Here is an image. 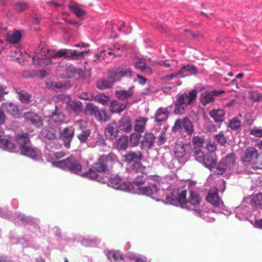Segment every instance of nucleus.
Returning <instances> with one entry per match:
<instances>
[{"instance_id": "6e6d98bb", "label": "nucleus", "mask_w": 262, "mask_h": 262, "mask_svg": "<svg viewBox=\"0 0 262 262\" xmlns=\"http://www.w3.org/2000/svg\"><path fill=\"white\" fill-rule=\"evenodd\" d=\"M15 10L18 13H20L28 9L29 5L26 2H17L15 4Z\"/></svg>"}, {"instance_id": "c9c22d12", "label": "nucleus", "mask_w": 262, "mask_h": 262, "mask_svg": "<svg viewBox=\"0 0 262 262\" xmlns=\"http://www.w3.org/2000/svg\"><path fill=\"white\" fill-rule=\"evenodd\" d=\"M113 85L112 81L108 77L107 78L102 79L98 81L96 83L97 88L100 90L110 89L112 88Z\"/></svg>"}, {"instance_id": "7ed1b4c3", "label": "nucleus", "mask_w": 262, "mask_h": 262, "mask_svg": "<svg viewBox=\"0 0 262 262\" xmlns=\"http://www.w3.org/2000/svg\"><path fill=\"white\" fill-rule=\"evenodd\" d=\"M186 190L182 189H173L171 193V196H167L166 199L169 200L170 199L172 200L171 204L174 205V203H178L181 205L190 203L193 206H196L199 205L201 202V198L200 195L196 192L190 191L189 196L187 201L186 198Z\"/></svg>"}, {"instance_id": "c03bdc74", "label": "nucleus", "mask_w": 262, "mask_h": 262, "mask_svg": "<svg viewBox=\"0 0 262 262\" xmlns=\"http://www.w3.org/2000/svg\"><path fill=\"white\" fill-rule=\"evenodd\" d=\"M242 123L237 118L235 117L230 120L228 127L236 132L241 130Z\"/></svg>"}, {"instance_id": "4be33fe9", "label": "nucleus", "mask_w": 262, "mask_h": 262, "mask_svg": "<svg viewBox=\"0 0 262 262\" xmlns=\"http://www.w3.org/2000/svg\"><path fill=\"white\" fill-rule=\"evenodd\" d=\"M170 107V106H169L166 107H160L158 108L155 114V122L160 123L167 120L169 115L168 108Z\"/></svg>"}, {"instance_id": "c85d7f7f", "label": "nucleus", "mask_w": 262, "mask_h": 262, "mask_svg": "<svg viewBox=\"0 0 262 262\" xmlns=\"http://www.w3.org/2000/svg\"><path fill=\"white\" fill-rule=\"evenodd\" d=\"M245 202H249L253 210L262 206V193H259L251 198H246Z\"/></svg>"}, {"instance_id": "774afa93", "label": "nucleus", "mask_w": 262, "mask_h": 262, "mask_svg": "<svg viewBox=\"0 0 262 262\" xmlns=\"http://www.w3.org/2000/svg\"><path fill=\"white\" fill-rule=\"evenodd\" d=\"M119 103L116 100H113L111 102L110 110L113 113H116V111L118 110Z\"/></svg>"}, {"instance_id": "6e6552de", "label": "nucleus", "mask_w": 262, "mask_h": 262, "mask_svg": "<svg viewBox=\"0 0 262 262\" xmlns=\"http://www.w3.org/2000/svg\"><path fill=\"white\" fill-rule=\"evenodd\" d=\"M235 160L236 157L234 153L228 154L216 165V168L214 169L213 173L215 175H221L226 170L233 169L236 167Z\"/></svg>"}, {"instance_id": "6ab92c4d", "label": "nucleus", "mask_w": 262, "mask_h": 262, "mask_svg": "<svg viewBox=\"0 0 262 262\" xmlns=\"http://www.w3.org/2000/svg\"><path fill=\"white\" fill-rule=\"evenodd\" d=\"M23 117L26 122L30 123L36 127H41L43 121L40 116L33 112H28L24 113Z\"/></svg>"}, {"instance_id": "37998d69", "label": "nucleus", "mask_w": 262, "mask_h": 262, "mask_svg": "<svg viewBox=\"0 0 262 262\" xmlns=\"http://www.w3.org/2000/svg\"><path fill=\"white\" fill-rule=\"evenodd\" d=\"M91 134V131L90 129H83L80 131L77 137L81 143H85L90 137Z\"/></svg>"}, {"instance_id": "f257e3e1", "label": "nucleus", "mask_w": 262, "mask_h": 262, "mask_svg": "<svg viewBox=\"0 0 262 262\" xmlns=\"http://www.w3.org/2000/svg\"><path fill=\"white\" fill-rule=\"evenodd\" d=\"M118 161L117 156L113 152L99 157L87 172L81 173V177L105 183L107 177H103L98 173H108L112 171L113 165Z\"/></svg>"}, {"instance_id": "ea45409f", "label": "nucleus", "mask_w": 262, "mask_h": 262, "mask_svg": "<svg viewBox=\"0 0 262 262\" xmlns=\"http://www.w3.org/2000/svg\"><path fill=\"white\" fill-rule=\"evenodd\" d=\"M41 134L43 137L49 140H54L57 137L56 131L52 128H43Z\"/></svg>"}, {"instance_id": "72a5a7b5", "label": "nucleus", "mask_w": 262, "mask_h": 262, "mask_svg": "<svg viewBox=\"0 0 262 262\" xmlns=\"http://www.w3.org/2000/svg\"><path fill=\"white\" fill-rule=\"evenodd\" d=\"M5 108L7 112L11 116L15 118H19L20 116V112L18 107L17 105L13 103H7L5 104Z\"/></svg>"}, {"instance_id": "1a4fd4ad", "label": "nucleus", "mask_w": 262, "mask_h": 262, "mask_svg": "<svg viewBox=\"0 0 262 262\" xmlns=\"http://www.w3.org/2000/svg\"><path fill=\"white\" fill-rule=\"evenodd\" d=\"M183 130L188 136L193 134L194 131L192 122L187 117L177 119L172 127V131L174 133H182Z\"/></svg>"}, {"instance_id": "9b49d317", "label": "nucleus", "mask_w": 262, "mask_h": 262, "mask_svg": "<svg viewBox=\"0 0 262 262\" xmlns=\"http://www.w3.org/2000/svg\"><path fill=\"white\" fill-rule=\"evenodd\" d=\"M107 180L105 183H107V186L111 187L116 190H120L124 191L130 190L129 188L126 184L123 181L122 179L118 174L107 178Z\"/></svg>"}, {"instance_id": "79ce46f5", "label": "nucleus", "mask_w": 262, "mask_h": 262, "mask_svg": "<svg viewBox=\"0 0 262 262\" xmlns=\"http://www.w3.org/2000/svg\"><path fill=\"white\" fill-rule=\"evenodd\" d=\"M137 69L145 72L146 74H150L152 72V70L145 62L139 61L136 62L135 64Z\"/></svg>"}, {"instance_id": "dca6fc26", "label": "nucleus", "mask_w": 262, "mask_h": 262, "mask_svg": "<svg viewBox=\"0 0 262 262\" xmlns=\"http://www.w3.org/2000/svg\"><path fill=\"white\" fill-rule=\"evenodd\" d=\"M206 200L215 208L223 209L224 207L223 202L219 198L217 188H214L209 190L206 196Z\"/></svg>"}, {"instance_id": "2eb2a0df", "label": "nucleus", "mask_w": 262, "mask_h": 262, "mask_svg": "<svg viewBox=\"0 0 262 262\" xmlns=\"http://www.w3.org/2000/svg\"><path fill=\"white\" fill-rule=\"evenodd\" d=\"M74 135V129L72 126L66 127L60 131L59 137L63 141V144L66 148H70Z\"/></svg>"}, {"instance_id": "a19ab883", "label": "nucleus", "mask_w": 262, "mask_h": 262, "mask_svg": "<svg viewBox=\"0 0 262 262\" xmlns=\"http://www.w3.org/2000/svg\"><path fill=\"white\" fill-rule=\"evenodd\" d=\"M66 108L70 112L78 113L81 110V104L77 102L70 101L67 103Z\"/></svg>"}, {"instance_id": "f03ea898", "label": "nucleus", "mask_w": 262, "mask_h": 262, "mask_svg": "<svg viewBox=\"0 0 262 262\" xmlns=\"http://www.w3.org/2000/svg\"><path fill=\"white\" fill-rule=\"evenodd\" d=\"M69 50L60 49L55 53L50 51L45 43H41L35 51V56H33L32 60L34 64H40L41 63L46 64L51 63V58L68 57Z\"/></svg>"}, {"instance_id": "5fc2aeb1", "label": "nucleus", "mask_w": 262, "mask_h": 262, "mask_svg": "<svg viewBox=\"0 0 262 262\" xmlns=\"http://www.w3.org/2000/svg\"><path fill=\"white\" fill-rule=\"evenodd\" d=\"M71 10L79 18L83 17L86 14L84 10L76 5L72 6L71 7Z\"/></svg>"}, {"instance_id": "8fccbe9b", "label": "nucleus", "mask_w": 262, "mask_h": 262, "mask_svg": "<svg viewBox=\"0 0 262 262\" xmlns=\"http://www.w3.org/2000/svg\"><path fill=\"white\" fill-rule=\"evenodd\" d=\"M94 100L99 103L105 105L110 102L111 99L109 97L105 95L104 94H100L94 97Z\"/></svg>"}, {"instance_id": "49530a36", "label": "nucleus", "mask_w": 262, "mask_h": 262, "mask_svg": "<svg viewBox=\"0 0 262 262\" xmlns=\"http://www.w3.org/2000/svg\"><path fill=\"white\" fill-rule=\"evenodd\" d=\"M22 34H6V40L10 43H17L22 37Z\"/></svg>"}, {"instance_id": "e433bc0d", "label": "nucleus", "mask_w": 262, "mask_h": 262, "mask_svg": "<svg viewBox=\"0 0 262 262\" xmlns=\"http://www.w3.org/2000/svg\"><path fill=\"white\" fill-rule=\"evenodd\" d=\"M214 98L213 97L210 91H205L203 92L201 96V101L204 106H206L213 102Z\"/></svg>"}, {"instance_id": "e2e57ef3", "label": "nucleus", "mask_w": 262, "mask_h": 262, "mask_svg": "<svg viewBox=\"0 0 262 262\" xmlns=\"http://www.w3.org/2000/svg\"><path fill=\"white\" fill-rule=\"evenodd\" d=\"M105 145L106 143L103 136L101 134H98L96 141V146L103 147Z\"/></svg>"}, {"instance_id": "7c9ffc66", "label": "nucleus", "mask_w": 262, "mask_h": 262, "mask_svg": "<svg viewBox=\"0 0 262 262\" xmlns=\"http://www.w3.org/2000/svg\"><path fill=\"white\" fill-rule=\"evenodd\" d=\"M63 70L64 72V74L61 75L63 78H71L74 76L76 72V69L72 64L66 65L65 67H59L57 69L58 71Z\"/></svg>"}, {"instance_id": "f3484780", "label": "nucleus", "mask_w": 262, "mask_h": 262, "mask_svg": "<svg viewBox=\"0 0 262 262\" xmlns=\"http://www.w3.org/2000/svg\"><path fill=\"white\" fill-rule=\"evenodd\" d=\"M86 109L90 114L94 115L99 121L105 122L108 119L106 112L103 110L99 109L98 107L94 104H88Z\"/></svg>"}, {"instance_id": "4d7b16f0", "label": "nucleus", "mask_w": 262, "mask_h": 262, "mask_svg": "<svg viewBox=\"0 0 262 262\" xmlns=\"http://www.w3.org/2000/svg\"><path fill=\"white\" fill-rule=\"evenodd\" d=\"M141 135L139 133H134L130 135V142L133 146H136L139 143Z\"/></svg>"}, {"instance_id": "338daca9", "label": "nucleus", "mask_w": 262, "mask_h": 262, "mask_svg": "<svg viewBox=\"0 0 262 262\" xmlns=\"http://www.w3.org/2000/svg\"><path fill=\"white\" fill-rule=\"evenodd\" d=\"M260 94L257 91H251L250 92V99L255 102L259 101V98Z\"/></svg>"}, {"instance_id": "b1692460", "label": "nucleus", "mask_w": 262, "mask_h": 262, "mask_svg": "<svg viewBox=\"0 0 262 262\" xmlns=\"http://www.w3.org/2000/svg\"><path fill=\"white\" fill-rule=\"evenodd\" d=\"M258 156L257 150L254 147H249L244 151L242 157L243 163H251Z\"/></svg>"}, {"instance_id": "a18cd8bd", "label": "nucleus", "mask_w": 262, "mask_h": 262, "mask_svg": "<svg viewBox=\"0 0 262 262\" xmlns=\"http://www.w3.org/2000/svg\"><path fill=\"white\" fill-rule=\"evenodd\" d=\"M128 146V138L127 137L120 138L116 143V147L118 150H125Z\"/></svg>"}, {"instance_id": "bb28decb", "label": "nucleus", "mask_w": 262, "mask_h": 262, "mask_svg": "<svg viewBox=\"0 0 262 262\" xmlns=\"http://www.w3.org/2000/svg\"><path fill=\"white\" fill-rule=\"evenodd\" d=\"M78 241L85 247H95L100 243V239L97 237H79Z\"/></svg>"}, {"instance_id": "bf43d9fd", "label": "nucleus", "mask_w": 262, "mask_h": 262, "mask_svg": "<svg viewBox=\"0 0 262 262\" xmlns=\"http://www.w3.org/2000/svg\"><path fill=\"white\" fill-rule=\"evenodd\" d=\"M250 135L256 137H262V128L254 127L250 130Z\"/></svg>"}, {"instance_id": "864d4df0", "label": "nucleus", "mask_w": 262, "mask_h": 262, "mask_svg": "<svg viewBox=\"0 0 262 262\" xmlns=\"http://www.w3.org/2000/svg\"><path fill=\"white\" fill-rule=\"evenodd\" d=\"M254 169H262V156L258 154V156L251 163Z\"/></svg>"}, {"instance_id": "39448f33", "label": "nucleus", "mask_w": 262, "mask_h": 262, "mask_svg": "<svg viewBox=\"0 0 262 262\" xmlns=\"http://www.w3.org/2000/svg\"><path fill=\"white\" fill-rule=\"evenodd\" d=\"M53 164L56 167L81 176L80 173L82 166L78 160L74 156H70L62 160L54 161Z\"/></svg>"}, {"instance_id": "4c0bfd02", "label": "nucleus", "mask_w": 262, "mask_h": 262, "mask_svg": "<svg viewBox=\"0 0 262 262\" xmlns=\"http://www.w3.org/2000/svg\"><path fill=\"white\" fill-rule=\"evenodd\" d=\"M109 25L111 26V33H116L117 31L123 32L124 33L130 31L127 29L128 27L125 25V23L124 21L121 22L120 25L112 24L111 23Z\"/></svg>"}, {"instance_id": "ddd939ff", "label": "nucleus", "mask_w": 262, "mask_h": 262, "mask_svg": "<svg viewBox=\"0 0 262 262\" xmlns=\"http://www.w3.org/2000/svg\"><path fill=\"white\" fill-rule=\"evenodd\" d=\"M159 190L156 182L151 183L148 181L146 185L139 187L138 193L154 198L155 196L158 194Z\"/></svg>"}, {"instance_id": "aec40b11", "label": "nucleus", "mask_w": 262, "mask_h": 262, "mask_svg": "<svg viewBox=\"0 0 262 262\" xmlns=\"http://www.w3.org/2000/svg\"><path fill=\"white\" fill-rule=\"evenodd\" d=\"M197 91L195 90H192L188 94H183L178 95L177 102L179 104H183L185 106L191 104L196 97Z\"/></svg>"}, {"instance_id": "f8f14e48", "label": "nucleus", "mask_w": 262, "mask_h": 262, "mask_svg": "<svg viewBox=\"0 0 262 262\" xmlns=\"http://www.w3.org/2000/svg\"><path fill=\"white\" fill-rule=\"evenodd\" d=\"M198 72V70L195 66L187 64L183 66L179 71L168 75L167 78L171 80L174 78L184 77L190 75H195Z\"/></svg>"}, {"instance_id": "3c124183", "label": "nucleus", "mask_w": 262, "mask_h": 262, "mask_svg": "<svg viewBox=\"0 0 262 262\" xmlns=\"http://www.w3.org/2000/svg\"><path fill=\"white\" fill-rule=\"evenodd\" d=\"M90 50H85L81 52H78L76 50H69V53L68 54V57L71 58H81L83 56L84 54L89 53Z\"/></svg>"}, {"instance_id": "5701e85b", "label": "nucleus", "mask_w": 262, "mask_h": 262, "mask_svg": "<svg viewBox=\"0 0 262 262\" xmlns=\"http://www.w3.org/2000/svg\"><path fill=\"white\" fill-rule=\"evenodd\" d=\"M119 129L116 122L109 123L104 130L105 137L111 140L115 139L118 136Z\"/></svg>"}, {"instance_id": "a878e982", "label": "nucleus", "mask_w": 262, "mask_h": 262, "mask_svg": "<svg viewBox=\"0 0 262 262\" xmlns=\"http://www.w3.org/2000/svg\"><path fill=\"white\" fill-rule=\"evenodd\" d=\"M156 137L152 133H146L141 141V147L142 149L148 150L154 145Z\"/></svg>"}, {"instance_id": "9d476101", "label": "nucleus", "mask_w": 262, "mask_h": 262, "mask_svg": "<svg viewBox=\"0 0 262 262\" xmlns=\"http://www.w3.org/2000/svg\"><path fill=\"white\" fill-rule=\"evenodd\" d=\"M188 148V146L182 143H177L173 149V152L175 156V159L172 160V162L174 164L176 162L179 163H185L187 157H186V148Z\"/></svg>"}, {"instance_id": "603ef678", "label": "nucleus", "mask_w": 262, "mask_h": 262, "mask_svg": "<svg viewBox=\"0 0 262 262\" xmlns=\"http://www.w3.org/2000/svg\"><path fill=\"white\" fill-rule=\"evenodd\" d=\"M20 101L24 103H28L31 101V96L24 91L17 92Z\"/></svg>"}, {"instance_id": "f704fd0d", "label": "nucleus", "mask_w": 262, "mask_h": 262, "mask_svg": "<svg viewBox=\"0 0 262 262\" xmlns=\"http://www.w3.org/2000/svg\"><path fill=\"white\" fill-rule=\"evenodd\" d=\"M210 116L215 122H222L224 119V112L223 110H214L210 112Z\"/></svg>"}, {"instance_id": "de8ad7c7", "label": "nucleus", "mask_w": 262, "mask_h": 262, "mask_svg": "<svg viewBox=\"0 0 262 262\" xmlns=\"http://www.w3.org/2000/svg\"><path fill=\"white\" fill-rule=\"evenodd\" d=\"M146 167L143 166L139 161L135 162L132 164V171L136 173L142 174L144 173Z\"/></svg>"}, {"instance_id": "13d9d810", "label": "nucleus", "mask_w": 262, "mask_h": 262, "mask_svg": "<svg viewBox=\"0 0 262 262\" xmlns=\"http://www.w3.org/2000/svg\"><path fill=\"white\" fill-rule=\"evenodd\" d=\"M185 106L183 104H179L178 102H176L175 108L173 112L175 114H183L185 112Z\"/></svg>"}, {"instance_id": "cd10ccee", "label": "nucleus", "mask_w": 262, "mask_h": 262, "mask_svg": "<svg viewBox=\"0 0 262 262\" xmlns=\"http://www.w3.org/2000/svg\"><path fill=\"white\" fill-rule=\"evenodd\" d=\"M105 255L111 262H117L123 259L121 252L118 250H105Z\"/></svg>"}, {"instance_id": "0e129e2a", "label": "nucleus", "mask_w": 262, "mask_h": 262, "mask_svg": "<svg viewBox=\"0 0 262 262\" xmlns=\"http://www.w3.org/2000/svg\"><path fill=\"white\" fill-rule=\"evenodd\" d=\"M10 239L12 244H20L24 245L26 243V241L24 238H16L13 235L10 236Z\"/></svg>"}, {"instance_id": "69168bd1", "label": "nucleus", "mask_w": 262, "mask_h": 262, "mask_svg": "<svg viewBox=\"0 0 262 262\" xmlns=\"http://www.w3.org/2000/svg\"><path fill=\"white\" fill-rule=\"evenodd\" d=\"M120 68V72L122 77H130L132 75V71L129 68Z\"/></svg>"}, {"instance_id": "20e7f679", "label": "nucleus", "mask_w": 262, "mask_h": 262, "mask_svg": "<svg viewBox=\"0 0 262 262\" xmlns=\"http://www.w3.org/2000/svg\"><path fill=\"white\" fill-rule=\"evenodd\" d=\"M16 141L19 145L21 154L33 160H38L41 157L40 150L32 146L28 133L18 134L16 136Z\"/></svg>"}, {"instance_id": "680f3d73", "label": "nucleus", "mask_w": 262, "mask_h": 262, "mask_svg": "<svg viewBox=\"0 0 262 262\" xmlns=\"http://www.w3.org/2000/svg\"><path fill=\"white\" fill-rule=\"evenodd\" d=\"M192 142L195 147H200L202 146L204 143V139L198 136L194 137L192 139Z\"/></svg>"}, {"instance_id": "58836bf2", "label": "nucleus", "mask_w": 262, "mask_h": 262, "mask_svg": "<svg viewBox=\"0 0 262 262\" xmlns=\"http://www.w3.org/2000/svg\"><path fill=\"white\" fill-rule=\"evenodd\" d=\"M147 119L144 117L140 118L136 122L134 129L137 133L140 134L144 130Z\"/></svg>"}, {"instance_id": "423d86ee", "label": "nucleus", "mask_w": 262, "mask_h": 262, "mask_svg": "<svg viewBox=\"0 0 262 262\" xmlns=\"http://www.w3.org/2000/svg\"><path fill=\"white\" fill-rule=\"evenodd\" d=\"M4 211L8 213V216L4 217L14 222L15 224H18L20 222L24 225L33 226L35 229H40V220L38 218L34 217L30 215H26L25 214L16 211L13 214H10L8 211L4 209Z\"/></svg>"}, {"instance_id": "052dcab7", "label": "nucleus", "mask_w": 262, "mask_h": 262, "mask_svg": "<svg viewBox=\"0 0 262 262\" xmlns=\"http://www.w3.org/2000/svg\"><path fill=\"white\" fill-rule=\"evenodd\" d=\"M215 139L221 145H225L227 142V139L223 133L215 135Z\"/></svg>"}, {"instance_id": "0eeeda50", "label": "nucleus", "mask_w": 262, "mask_h": 262, "mask_svg": "<svg viewBox=\"0 0 262 262\" xmlns=\"http://www.w3.org/2000/svg\"><path fill=\"white\" fill-rule=\"evenodd\" d=\"M195 159L202 163L213 173L216 168V157L214 152H207L205 154L200 148L195 149L194 153Z\"/></svg>"}, {"instance_id": "393cba45", "label": "nucleus", "mask_w": 262, "mask_h": 262, "mask_svg": "<svg viewBox=\"0 0 262 262\" xmlns=\"http://www.w3.org/2000/svg\"><path fill=\"white\" fill-rule=\"evenodd\" d=\"M119 130L123 133H129L132 130L130 119L127 116H123L117 123Z\"/></svg>"}, {"instance_id": "2f4dec72", "label": "nucleus", "mask_w": 262, "mask_h": 262, "mask_svg": "<svg viewBox=\"0 0 262 262\" xmlns=\"http://www.w3.org/2000/svg\"><path fill=\"white\" fill-rule=\"evenodd\" d=\"M124 159L127 162H138L142 159V155L140 151H128L124 156Z\"/></svg>"}, {"instance_id": "09e8293b", "label": "nucleus", "mask_w": 262, "mask_h": 262, "mask_svg": "<svg viewBox=\"0 0 262 262\" xmlns=\"http://www.w3.org/2000/svg\"><path fill=\"white\" fill-rule=\"evenodd\" d=\"M121 73L120 72V68H118L116 70H114L111 71L110 73V75L108 78L111 81H112V83L114 84L115 81H120L122 78Z\"/></svg>"}, {"instance_id": "4468645a", "label": "nucleus", "mask_w": 262, "mask_h": 262, "mask_svg": "<svg viewBox=\"0 0 262 262\" xmlns=\"http://www.w3.org/2000/svg\"><path fill=\"white\" fill-rule=\"evenodd\" d=\"M252 209L253 210L249 202H245V199L242 204L236 208L235 216L241 221L244 220L247 216L251 213Z\"/></svg>"}, {"instance_id": "473e14b6", "label": "nucleus", "mask_w": 262, "mask_h": 262, "mask_svg": "<svg viewBox=\"0 0 262 262\" xmlns=\"http://www.w3.org/2000/svg\"><path fill=\"white\" fill-rule=\"evenodd\" d=\"M127 257L134 262H151V259H148L145 255L134 252L128 253Z\"/></svg>"}, {"instance_id": "c756f323", "label": "nucleus", "mask_w": 262, "mask_h": 262, "mask_svg": "<svg viewBox=\"0 0 262 262\" xmlns=\"http://www.w3.org/2000/svg\"><path fill=\"white\" fill-rule=\"evenodd\" d=\"M134 86L129 88L127 91L119 90L115 91V95L117 98L120 100H125L130 98L134 94Z\"/></svg>"}, {"instance_id": "a211bd4d", "label": "nucleus", "mask_w": 262, "mask_h": 262, "mask_svg": "<svg viewBox=\"0 0 262 262\" xmlns=\"http://www.w3.org/2000/svg\"><path fill=\"white\" fill-rule=\"evenodd\" d=\"M152 180L150 176H148L146 173H142L135 176V179L132 182V187L134 189L138 190L139 187H142L148 183V181Z\"/></svg>"}, {"instance_id": "412c9836", "label": "nucleus", "mask_w": 262, "mask_h": 262, "mask_svg": "<svg viewBox=\"0 0 262 262\" xmlns=\"http://www.w3.org/2000/svg\"><path fill=\"white\" fill-rule=\"evenodd\" d=\"M64 114L56 107L55 112L49 118V123L53 126H58L64 122Z\"/></svg>"}]
</instances>
